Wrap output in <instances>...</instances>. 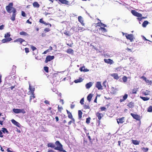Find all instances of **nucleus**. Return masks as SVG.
<instances>
[{"label":"nucleus","mask_w":152,"mask_h":152,"mask_svg":"<svg viewBox=\"0 0 152 152\" xmlns=\"http://www.w3.org/2000/svg\"><path fill=\"white\" fill-rule=\"evenodd\" d=\"M25 40L21 38H18L14 40V42H19L20 44H22V42H25Z\"/></svg>","instance_id":"nucleus-13"},{"label":"nucleus","mask_w":152,"mask_h":152,"mask_svg":"<svg viewBox=\"0 0 152 152\" xmlns=\"http://www.w3.org/2000/svg\"><path fill=\"white\" fill-rule=\"evenodd\" d=\"M12 40L11 38H8L7 39H4L2 40V42L3 43L5 42H7L10 41Z\"/></svg>","instance_id":"nucleus-35"},{"label":"nucleus","mask_w":152,"mask_h":152,"mask_svg":"<svg viewBox=\"0 0 152 152\" xmlns=\"http://www.w3.org/2000/svg\"><path fill=\"white\" fill-rule=\"evenodd\" d=\"M82 81L83 79L81 77H80L79 78V79L75 80L74 82L76 83H77L79 82H81Z\"/></svg>","instance_id":"nucleus-38"},{"label":"nucleus","mask_w":152,"mask_h":152,"mask_svg":"<svg viewBox=\"0 0 152 152\" xmlns=\"http://www.w3.org/2000/svg\"><path fill=\"white\" fill-rule=\"evenodd\" d=\"M97 20L99 21V22L96 23H95V26L96 28V29L97 30V27L98 26H99L100 27H101V26H102V23L101 22V21L99 19H98Z\"/></svg>","instance_id":"nucleus-17"},{"label":"nucleus","mask_w":152,"mask_h":152,"mask_svg":"<svg viewBox=\"0 0 152 152\" xmlns=\"http://www.w3.org/2000/svg\"><path fill=\"white\" fill-rule=\"evenodd\" d=\"M141 149L144 152H147L148 151L149 148L147 147H142L141 148Z\"/></svg>","instance_id":"nucleus-40"},{"label":"nucleus","mask_w":152,"mask_h":152,"mask_svg":"<svg viewBox=\"0 0 152 152\" xmlns=\"http://www.w3.org/2000/svg\"><path fill=\"white\" fill-rule=\"evenodd\" d=\"M93 31L94 32L97 31L99 32V33L102 34V33L107 32V31L104 27H100L98 28L97 29V30H95Z\"/></svg>","instance_id":"nucleus-4"},{"label":"nucleus","mask_w":152,"mask_h":152,"mask_svg":"<svg viewBox=\"0 0 152 152\" xmlns=\"http://www.w3.org/2000/svg\"><path fill=\"white\" fill-rule=\"evenodd\" d=\"M104 60L105 63L110 65L113 64L114 63L113 60L110 59H104Z\"/></svg>","instance_id":"nucleus-11"},{"label":"nucleus","mask_w":152,"mask_h":152,"mask_svg":"<svg viewBox=\"0 0 152 152\" xmlns=\"http://www.w3.org/2000/svg\"><path fill=\"white\" fill-rule=\"evenodd\" d=\"M55 145L53 143H49L48 144V147H50L51 148H53L54 149L55 148Z\"/></svg>","instance_id":"nucleus-30"},{"label":"nucleus","mask_w":152,"mask_h":152,"mask_svg":"<svg viewBox=\"0 0 152 152\" xmlns=\"http://www.w3.org/2000/svg\"><path fill=\"white\" fill-rule=\"evenodd\" d=\"M13 4L12 2L10 3L6 7V9L7 11L9 13H11L12 12L11 11V10H13V8H14L13 7Z\"/></svg>","instance_id":"nucleus-3"},{"label":"nucleus","mask_w":152,"mask_h":152,"mask_svg":"<svg viewBox=\"0 0 152 152\" xmlns=\"http://www.w3.org/2000/svg\"><path fill=\"white\" fill-rule=\"evenodd\" d=\"M44 103L46 104H48L49 105L50 104V102L47 100H45V101Z\"/></svg>","instance_id":"nucleus-56"},{"label":"nucleus","mask_w":152,"mask_h":152,"mask_svg":"<svg viewBox=\"0 0 152 152\" xmlns=\"http://www.w3.org/2000/svg\"><path fill=\"white\" fill-rule=\"evenodd\" d=\"M93 96V94H90L87 96V99L89 102H90L91 101Z\"/></svg>","instance_id":"nucleus-26"},{"label":"nucleus","mask_w":152,"mask_h":152,"mask_svg":"<svg viewBox=\"0 0 152 152\" xmlns=\"http://www.w3.org/2000/svg\"><path fill=\"white\" fill-rule=\"evenodd\" d=\"M128 95L127 94H125L123 96V98L120 99V102H122L125 101L127 98Z\"/></svg>","instance_id":"nucleus-18"},{"label":"nucleus","mask_w":152,"mask_h":152,"mask_svg":"<svg viewBox=\"0 0 152 152\" xmlns=\"http://www.w3.org/2000/svg\"><path fill=\"white\" fill-rule=\"evenodd\" d=\"M31 48L33 51L37 49V48L32 45H31Z\"/></svg>","instance_id":"nucleus-49"},{"label":"nucleus","mask_w":152,"mask_h":152,"mask_svg":"<svg viewBox=\"0 0 152 152\" xmlns=\"http://www.w3.org/2000/svg\"><path fill=\"white\" fill-rule=\"evenodd\" d=\"M111 76L116 80H118L119 78V76L117 73H113L111 75Z\"/></svg>","instance_id":"nucleus-23"},{"label":"nucleus","mask_w":152,"mask_h":152,"mask_svg":"<svg viewBox=\"0 0 152 152\" xmlns=\"http://www.w3.org/2000/svg\"><path fill=\"white\" fill-rule=\"evenodd\" d=\"M58 111L61 112V110H63V108L62 107H59V106H58Z\"/></svg>","instance_id":"nucleus-50"},{"label":"nucleus","mask_w":152,"mask_h":152,"mask_svg":"<svg viewBox=\"0 0 152 152\" xmlns=\"http://www.w3.org/2000/svg\"><path fill=\"white\" fill-rule=\"evenodd\" d=\"M4 25H2L1 26H0V30H2L4 28Z\"/></svg>","instance_id":"nucleus-64"},{"label":"nucleus","mask_w":152,"mask_h":152,"mask_svg":"<svg viewBox=\"0 0 152 152\" xmlns=\"http://www.w3.org/2000/svg\"><path fill=\"white\" fill-rule=\"evenodd\" d=\"M83 114L82 112L80 110H79L78 111V119L79 120H80L82 117V115Z\"/></svg>","instance_id":"nucleus-27"},{"label":"nucleus","mask_w":152,"mask_h":152,"mask_svg":"<svg viewBox=\"0 0 152 152\" xmlns=\"http://www.w3.org/2000/svg\"><path fill=\"white\" fill-rule=\"evenodd\" d=\"M123 82L124 83L126 82L127 78L126 76H124L122 78Z\"/></svg>","instance_id":"nucleus-41"},{"label":"nucleus","mask_w":152,"mask_h":152,"mask_svg":"<svg viewBox=\"0 0 152 152\" xmlns=\"http://www.w3.org/2000/svg\"><path fill=\"white\" fill-rule=\"evenodd\" d=\"M39 22L40 23L43 24H45V25L46 26L49 25L50 27H51L52 26H51V24H50V23H46L43 20V19L42 18L40 19V20H39Z\"/></svg>","instance_id":"nucleus-15"},{"label":"nucleus","mask_w":152,"mask_h":152,"mask_svg":"<svg viewBox=\"0 0 152 152\" xmlns=\"http://www.w3.org/2000/svg\"><path fill=\"white\" fill-rule=\"evenodd\" d=\"M33 7H36V8H39L40 6L39 4L37 1H35V2H34L33 3Z\"/></svg>","instance_id":"nucleus-22"},{"label":"nucleus","mask_w":152,"mask_h":152,"mask_svg":"<svg viewBox=\"0 0 152 152\" xmlns=\"http://www.w3.org/2000/svg\"><path fill=\"white\" fill-rule=\"evenodd\" d=\"M25 52L26 53H28L29 52V49L28 48H25Z\"/></svg>","instance_id":"nucleus-51"},{"label":"nucleus","mask_w":152,"mask_h":152,"mask_svg":"<svg viewBox=\"0 0 152 152\" xmlns=\"http://www.w3.org/2000/svg\"><path fill=\"white\" fill-rule=\"evenodd\" d=\"M29 91H28V93L30 92L31 94H33L35 91V88L34 87H32L31 86V84H29Z\"/></svg>","instance_id":"nucleus-14"},{"label":"nucleus","mask_w":152,"mask_h":152,"mask_svg":"<svg viewBox=\"0 0 152 152\" xmlns=\"http://www.w3.org/2000/svg\"><path fill=\"white\" fill-rule=\"evenodd\" d=\"M96 86L98 90H102V86L101 83L100 82H96Z\"/></svg>","instance_id":"nucleus-16"},{"label":"nucleus","mask_w":152,"mask_h":152,"mask_svg":"<svg viewBox=\"0 0 152 152\" xmlns=\"http://www.w3.org/2000/svg\"><path fill=\"white\" fill-rule=\"evenodd\" d=\"M124 117L119 118L117 119V121L118 124H123L124 122Z\"/></svg>","instance_id":"nucleus-12"},{"label":"nucleus","mask_w":152,"mask_h":152,"mask_svg":"<svg viewBox=\"0 0 152 152\" xmlns=\"http://www.w3.org/2000/svg\"><path fill=\"white\" fill-rule=\"evenodd\" d=\"M22 113L23 114H25L26 113V111L23 109H20V113Z\"/></svg>","instance_id":"nucleus-44"},{"label":"nucleus","mask_w":152,"mask_h":152,"mask_svg":"<svg viewBox=\"0 0 152 152\" xmlns=\"http://www.w3.org/2000/svg\"><path fill=\"white\" fill-rule=\"evenodd\" d=\"M78 21L83 25H84V24L83 18L81 16H79L78 17Z\"/></svg>","instance_id":"nucleus-20"},{"label":"nucleus","mask_w":152,"mask_h":152,"mask_svg":"<svg viewBox=\"0 0 152 152\" xmlns=\"http://www.w3.org/2000/svg\"><path fill=\"white\" fill-rule=\"evenodd\" d=\"M54 58V56H47L46 58V59L45 61V62L46 63L50 61L51 60L53 59Z\"/></svg>","instance_id":"nucleus-8"},{"label":"nucleus","mask_w":152,"mask_h":152,"mask_svg":"<svg viewBox=\"0 0 152 152\" xmlns=\"http://www.w3.org/2000/svg\"><path fill=\"white\" fill-rule=\"evenodd\" d=\"M85 68V66H83L82 67H80V68L79 70H80V71L81 72L84 71V72H88V71H89L88 70V69H83V68Z\"/></svg>","instance_id":"nucleus-34"},{"label":"nucleus","mask_w":152,"mask_h":152,"mask_svg":"<svg viewBox=\"0 0 152 152\" xmlns=\"http://www.w3.org/2000/svg\"><path fill=\"white\" fill-rule=\"evenodd\" d=\"M84 108L85 109H88L90 108V107L88 105L85 104L84 106Z\"/></svg>","instance_id":"nucleus-48"},{"label":"nucleus","mask_w":152,"mask_h":152,"mask_svg":"<svg viewBox=\"0 0 152 152\" xmlns=\"http://www.w3.org/2000/svg\"><path fill=\"white\" fill-rule=\"evenodd\" d=\"M138 91V88H136L134 87L133 89L132 90V93H131L132 94H136L137 93V91Z\"/></svg>","instance_id":"nucleus-25"},{"label":"nucleus","mask_w":152,"mask_h":152,"mask_svg":"<svg viewBox=\"0 0 152 152\" xmlns=\"http://www.w3.org/2000/svg\"><path fill=\"white\" fill-rule=\"evenodd\" d=\"M12 12H13L12 17L10 18L11 20L13 21H14L15 20V18L16 15V10L15 8H13Z\"/></svg>","instance_id":"nucleus-6"},{"label":"nucleus","mask_w":152,"mask_h":152,"mask_svg":"<svg viewBox=\"0 0 152 152\" xmlns=\"http://www.w3.org/2000/svg\"><path fill=\"white\" fill-rule=\"evenodd\" d=\"M75 106V104H71L70 105V107L72 109H73Z\"/></svg>","instance_id":"nucleus-61"},{"label":"nucleus","mask_w":152,"mask_h":152,"mask_svg":"<svg viewBox=\"0 0 152 152\" xmlns=\"http://www.w3.org/2000/svg\"><path fill=\"white\" fill-rule=\"evenodd\" d=\"M91 119V118L90 117H88V118H86V123L88 124L90 123V120Z\"/></svg>","instance_id":"nucleus-42"},{"label":"nucleus","mask_w":152,"mask_h":152,"mask_svg":"<svg viewBox=\"0 0 152 152\" xmlns=\"http://www.w3.org/2000/svg\"><path fill=\"white\" fill-rule=\"evenodd\" d=\"M92 82H89L86 84V88L87 89H88L92 86Z\"/></svg>","instance_id":"nucleus-28"},{"label":"nucleus","mask_w":152,"mask_h":152,"mask_svg":"<svg viewBox=\"0 0 152 152\" xmlns=\"http://www.w3.org/2000/svg\"><path fill=\"white\" fill-rule=\"evenodd\" d=\"M127 106L129 108H132L134 107V104L132 102H129L127 104Z\"/></svg>","instance_id":"nucleus-21"},{"label":"nucleus","mask_w":152,"mask_h":152,"mask_svg":"<svg viewBox=\"0 0 152 152\" xmlns=\"http://www.w3.org/2000/svg\"><path fill=\"white\" fill-rule=\"evenodd\" d=\"M67 113L68 114V116L69 118L72 119V121L75 122V120L73 118L71 112L69 111L68 110H66Z\"/></svg>","instance_id":"nucleus-10"},{"label":"nucleus","mask_w":152,"mask_h":152,"mask_svg":"<svg viewBox=\"0 0 152 152\" xmlns=\"http://www.w3.org/2000/svg\"><path fill=\"white\" fill-rule=\"evenodd\" d=\"M10 36V33H7L6 34H5V37H9Z\"/></svg>","instance_id":"nucleus-55"},{"label":"nucleus","mask_w":152,"mask_h":152,"mask_svg":"<svg viewBox=\"0 0 152 152\" xmlns=\"http://www.w3.org/2000/svg\"><path fill=\"white\" fill-rule=\"evenodd\" d=\"M49 68L48 66H45L44 67V70L47 73L49 72Z\"/></svg>","instance_id":"nucleus-47"},{"label":"nucleus","mask_w":152,"mask_h":152,"mask_svg":"<svg viewBox=\"0 0 152 152\" xmlns=\"http://www.w3.org/2000/svg\"><path fill=\"white\" fill-rule=\"evenodd\" d=\"M145 82L147 83H152V81H150L148 80H147L146 79V80H145Z\"/></svg>","instance_id":"nucleus-60"},{"label":"nucleus","mask_w":152,"mask_h":152,"mask_svg":"<svg viewBox=\"0 0 152 152\" xmlns=\"http://www.w3.org/2000/svg\"><path fill=\"white\" fill-rule=\"evenodd\" d=\"M13 111L17 114L20 113V109H13L12 110Z\"/></svg>","instance_id":"nucleus-37"},{"label":"nucleus","mask_w":152,"mask_h":152,"mask_svg":"<svg viewBox=\"0 0 152 152\" xmlns=\"http://www.w3.org/2000/svg\"><path fill=\"white\" fill-rule=\"evenodd\" d=\"M64 33L65 34L66 36H70V32L69 31H68L65 30L64 32Z\"/></svg>","instance_id":"nucleus-39"},{"label":"nucleus","mask_w":152,"mask_h":152,"mask_svg":"<svg viewBox=\"0 0 152 152\" xmlns=\"http://www.w3.org/2000/svg\"><path fill=\"white\" fill-rule=\"evenodd\" d=\"M84 99L83 98L81 99L80 101V102L82 104H84Z\"/></svg>","instance_id":"nucleus-58"},{"label":"nucleus","mask_w":152,"mask_h":152,"mask_svg":"<svg viewBox=\"0 0 152 152\" xmlns=\"http://www.w3.org/2000/svg\"><path fill=\"white\" fill-rule=\"evenodd\" d=\"M66 52L69 54H73L74 53V51L72 49L69 48L67 50Z\"/></svg>","instance_id":"nucleus-29"},{"label":"nucleus","mask_w":152,"mask_h":152,"mask_svg":"<svg viewBox=\"0 0 152 152\" xmlns=\"http://www.w3.org/2000/svg\"><path fill=\"white\" fill-rule=\"evenodd\" d=\"M142 37V38H143V39L144 40H146V41H149L150 42H152L151 41H150L149 40H148V39H146V38L144 36H143Z\"/></svg>","instance_id":"nucleus-59"},{"label":"nucleus","mask_w":152,"mask_h":152,"mask_svg":"<svg viewBox=\"0 0 152 152\" xmlns=\"http://www.w3.org/2000/svg\"><path fill=\"white\" fill-rule=\"evenodd\" d=\"M132 142L134 145H138L139 144L140 141H138L137 140H132Z\"/></svg>","instance_id":"nucleus-24"},{"label":"nucleus","mask_w":152,"mask_h":152,"mask_svg":"<svg viewBox=\"0 0 152 152\" xmlns=\"http://www.w3.org/2000/svg\"><path fill=\"white\" fill-rule=\"evenodd\" d=\"M101 111H106V109L104 107H102L100 108Z\"/></svg>","instance_id":"nucleus-46"},{"label":"nucleus","mask_w":152,"mask_h":152,"mask_svg":"<svg viewBox=\"0 0 152 152\" xmlns=\"http://www.w3.org/2000/svg\"><path fill=\"white\" fill-rule=\"evenodd\" d=\"M125 34L127 39L130 40L131 42L133 41V35L132 34H127V33H126Z\"/></svg>","instance_id":"nucleus-7"},{"label":"nucleus","mask_w":152,"mask_h":152,"mask_svg":"<svg viewBox=\"0 0 152 152\" xmlns=\"http://www.w3.org/2000/svg\"><path fill=\"white\" fill-rule=\"evenodd\" d=\"M148 112H152V106H150L147 109Z\"/></svg>","instance_id":"nucleus-43"},{"label":"nucleus","mask_w":152,"mask_h":152,"mask_svg":"<svg viewBox=\"0 0 152 152\" xmlns=\"http://www.w3.org/2000/svg\"><path fill=\"white\" fill-rule=\"evenodd\" d=\"M140 98L144 101H147L150 99L149 98H148L147 97H143L140 96Z\"/></svg>","instance_id":"nucleus-36"},{"label":"nucleus","mask_w":152,"mask_h":152,"mask_svg":"<svg viewBox=\"0 0 152 152\" xmlns=\"http://www.w3.org/2000/svg\"><path fill=\"white\" fill-rule=\"evenodd\" d=\"M31 94V96H30V101H31V100L32 99H33L34 98H35V96H34V93H33V94Z\"/></svg>","instance_id":"nucleus-45"},{"label":"nucleus","mask_w":152,"mask_h":152,"mask_svg":"<svg viewBox=\"0 0 152 152\" xmlns=\"http://www.w3.org/2000/svg\"><path fill=\"white\" fill-rule=\"evenodd\" d=\"M20 34L21 35H24L25 36H28V34L26 33V32H25L24 31H22L20 32Z\"/></svg>","instance_id":"nucleus-33"},{"label":"nucleus","mask_w":152,"mask_h":152,"mask_svg":"<svg viewBox=\"0 0 152 152\" xmlns=\"http://www.w3.org/2000/svg\"><path fill=\"white\" fill-rule=\"evenodd\" d=\"M131 115L134 119H136V120L139 121L140 120V116L139 115L133 113H131Z\"/></svg>","instance_id":"nucleus-9"},{"label":"nucleus","mask_w":152,"mask_h":152,"mask_svg":"<svg viewBox=\"0 0 152 152\" xmlns=\"http://www.w3.org/2000/svg\"><path fill=\"white\" fill-rule=\"evenodd\" d=\"M96 115L98 119V125H99L101 123L100 120L102 118L103 116V115L101 113L98 112L96 113Z\"/></svg>","instance_id":"nucleus-5"},{"label":"nucleus","mask_w":152,"mask_h":152,"mask_svg":"<svg viewBox=\"0 0 152 152\" xmlns=\"http://www.w3.org/2000/svg\"><path fill=\"white\" fill-rule=\"evenodd\" d=\"M141 78H142L145 81V80H146V77H145L143 76H142V77H140Z\"/></svg>","instance_id":"nucleus-62"},{"label":"nucleus","mask_w":152,"mask_h":152,"mask_svg":"<svg viewBox=\"0 0 152 152\" xmlns=\"http://www.w3.org/2000/svg\"><path fill=\"white\" fill-rule=\"evenodd\" d=\"M12 123L16 126H17L18 127H20V124L15 120L12 119L11 120Z\"/></svg>","instance_id":"nucleus-19"},{"label":"nucleus","mask_w":152,"mask_h":152,"mask_svg":"<svg viewBox=\"0 0 152 152\" xmlns=\"http://www.w3.org/2000/svg\"><path fill=\"white\" fill-rule=\"evenodd\" d=\"M148 22L147 21H145L142 23V25L144 27H145L148 24Z\"/></svg>","instance_id":"nucleus-32"},{"label":"nucleus","mask_w":152,"mask_h":152,"mask_svg":"<svg viewBox=\"0 0 152 152\" xmlns=\"http://www.w3.org/2000/svg\"><path fill=\"white\" fill-rule=\"evenodd\" d=\"M55 144L56 145V147L55 146V150H58L61 152H66V150L64 149L63 148V145L58 141H57L55 142Z\"/></svg>","instance_id":"nucleus-2"},{"label":"nucleus","mask_w":152,"mask_h":152,"mask_svg":"<svg viewBox=\"0 0 152 152\" xmlns=\"http://www.w3.org/2000/svg\"><path fill=\"white\" fill-rule=\"evenodd\" d=\"M4 136V135L3 134L2 131L0 130V137H2Z\"/></svg>","instance_id":"nucleus-57"},{"label":"nucleus","mask_w":152,"mask_h":152,"mask_svg":"<svg viewBox=\"0 0 152 152\" xmlns=\"http://www.w3.org/2000/svg\"><path fill=\"white\" fill-rule=\"evenodd\" d=\"M89 133H88L87 134V135L88 136V139H89V141L90 142H92V141L91 140V137L88 135Z\"/></svg>","instance_id":"nucleus-53"},{"label":"nucleus","mask_w":152,"mask_h":152,"mask_svg":"<svg viewBox=\"0 0 152 152\" xmlns=\"http://www.w3.org/2000/svg\"><path fill=\"white\" fill-rule=\"evenodd\" d=\"M74 123V122L73 121H72H72H70L68 123V124L69 125H71L72 124V123Z\"/></svg>","instance_id":"nucleus-63"},{"label":"nucleus","mask_w":152,"mask_h":152,"mask_svg":"<svg viewBox=\"0 0 152 152\" xmlns=\"http://www.w3.org/2000/svg\"><path fill=\"white\" fill-rule=\"evenodd\" d=\"M50 29L49 28H46L44 29V31L45 32H48L49 31Z\"/></svg>","instance_id":"nucleus-54"},{"label":"nucleus","mask_w":152,"mask_h":152,"mask_svg":"<svg viewBox=\"0 0 152 152\" xmlns=\"http://www.w3.org/2000/svg\"><path fill=\"white\" fill-rule=\"evenodd\" d=\"M1 131L4 133H7V134H8L9 133L7 129L5 128H2Z\"/></svg>","instance_id":"nucleus-31"},{"label":"nucleus","mask_w":152,"mask_h":152,"mask_svg":"<svg viewBox=\"0 0 152 152\" xmlns=\"http://www.w3.org/2000/svg\"><path fill=\"white\" fill-rule=\"evenodd\" d=\"M21 15L23 17H25L26 16V13L25 12L23 11H22L21 12Z\"/></svg>","instance_id":"nucleus-52"},{"label":"nucleus","mask_w":152,"mask_h":152,"mask_svg":"<svg viewBox=\"0 0 152 152\" xmlns=\"http://www.w3.org/2000/svg\"><path fill=\"white\" fill-rule=\"evenodd\" d=\"M131 12L133 14V15L134 16L138 17L137 18V19L139 21H141L142 19H145L147 18L146 17H142V14L136 11L135 10H132Z\"/></svg>","instance_id":"nucleus-1"}]
</instances>
